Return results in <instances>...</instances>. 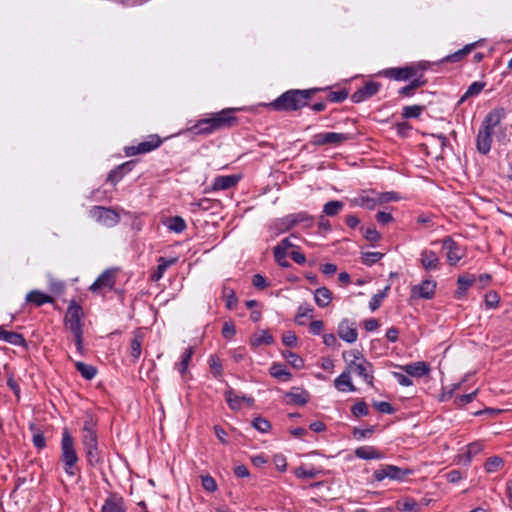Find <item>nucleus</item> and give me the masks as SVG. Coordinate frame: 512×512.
Here are the masks:
<instances>
[{"label":"nucleus","instance_id":"1","mask_svg":"<svg viewBox=\"0 0 512 512\" xmlns=\"http://www.w3.org/2000/svg\"><path fill=\"white\" fill-rule=\"evenodd\" d=\"M328 88L312 87L308 89H290L282 93L270 103H261L269 110L276 112H295L308 107L315 94Z\"/></svg>","mask_w":512,"mask_h":512},{"label":"nucleus","instance_id":"2","mask_svg":"<svg viewBox=\"0 0 512 512\" xmlns=\"http://www.w3.org/2000/svg\"><path fill=\"white\" fill-rule=\"evenodd\" d=\"M59 460L64 472L68 476L74 477L80 473V458L76 449L75 439L67 428H64L62 431Z\"/></svg>","mask_w":512,"mask_h":512},{"label":"nucleus","instance_id":"3","mask_svg":"<svg viewBox=\"0 0 512 512\" xmlns=\"http://www.w3.org/2000/svg\"><path fill=\"white\" fill-rule=\"evenodd\" d=\"M430 63L427 61H418L409 63L403 67L386 68L378 72V76L385 77L394 81H408L415 76L418 71H427Z\"/></svg>","mask_w":512,"mask_h":512},{"label":"nucleus","instance_id":"4","mask_svg":"<svg viewBox=\"0 0 512 512\" xmlns=\"http://www.w3.org/2000/svg\"><path fill=\"white\" fill-rule=\"evenodd\" d=\"M314 224V217L306 211L288 214L276 219L273 227L277 234L285 233L292 228L302 225L303 228H311Z\"/></svg>","mask_w":512,"mask_h":512},{"label":"nucleus","instance_id":"5","mask_svg":"<svg viewBox=\"0 0 512 512\" xmlns=\"http://www.w3.org/2000/svg\"><path fill=\"white\" fill-rule=\"evenodd\" d=\"M84 317L85 315L82 306L75 299H72L69 302L64 317L65 328L71 333L83 331Z\"/></svg>","mask_w":512,"mask_h":512},{"label":"nucleus","instance_id":"6","mask_svg":"<svg viewBox=\"0 0 512 512\" xmlns=\"http://www.w3.org/2000/svg\"><path fill=\"white\" fill-rule=\"evenodd\" d=\"M238 111L237 108H225L219 112L211 113L210 119L214 132L230 129L238 125L239 119L234 115Z\"/></svg>","mask_w":512,"mask_h":512},{"label":"nucleus","instance_id":"7","mask_svg":"<svg viewBox=\"0 0 512 512\" xmlns=\"http://www.w3.org/2000/svg\"><path fill=\"white\" fill-rule=\"evenodd\" d=\"M97 426V417L92 412L87 411L85 413L81 429V443L83 448L89 445L98 444Z\"/></svg>","mask_w":512,"mask_h":512},{"label":"nucleus","instance_id":"8","mask_svg":"<svg viewBox=\"0 0 512 512\" xmlns=\"http://www.w3.org/2000/svg\"><path fill=\"white\" fill-rule=\"evenodd\" d=\"M164 139L158 134H150L146 138L136 145H130L124 147V153L127 157H132L138 154H146L159 148Z\"/></svg>","mask_w":512,"mask_h":512},{"label":"nucleus","instance_id":"9","mask_svg":"<svg viewBox=\"0 0 512 512\" xmlns=\"http://www.w3.org/2000/svg\"><path fill=\"white\" fill-rule=\"evenodd\" d=\"M117 269L108 268L104 270L89 287V291L104 296L111 291L116 284Z\"/></svg>","mask_w":512,"mask_h":512},{"label":"nucleus","instance_id":"10","mask_svg":"<svg viewBox=\"0 0 512 512\" xmlns=\"http://www.w3.org/2000/svg\"><path fill=\"white\" fill-rule=\"evenodd\" d=\"M89 215L99 224L114 227L120 222V215L110 207L93 206Z\"/></svg>","mask_w":512,"mask_h":512},{"label":"nucleus","instance_id":"11","mask_svg":"<svg viewBox=\"0 0 512 512\" xmlns=\"http://www.w3.org/2000/svg\"><path fill=\"white\" fill-rule=\"evenodd\" d=\"M353 135L350 133L323 132L315 134L311 143L314 146L334 145L339 146L346 141L352 140Z\"/></svg>","mask_w":512,"mask_h":512},{"label":"nucleus","instance_id":"12","mask_svg":"<svg viewBox=\"0 0 512 512\" xmlns=\"http://www.w3.org/2000/svg\"><path fill=\"white\" fill-rule=\"evenodd\" d=\"M411 469H403L395 465H383L374 471L373 476L376 481L381 482L385 478L391 480L403 481L408 475L412 474Z\"/></svg>","mask_w":512,"mask_h":512},{"label":"nucleus","instance_id":"13","mask_svg":"<svg viewBox=\"0 0 512 512\" xmlns=\"http://www.w3.org/2000/svg\"><path fill=\"white\" fill-rule=\"evenodd\" d=\"M441 242L442 249L446 251L448 263L451 266L456 265L464 257L463 249L451 236L444 237Z\"/></svg>","mask_w":512,"mask_h":512},{"label":"nucleus","instance_id":"14","mask_svg":"<svg viewBox=\"0 0 512 512\" xmlns=\"http://www.w3.org/2000/svg\"><path fill=\"white\" fill-rule=\"evenodd\" d=\"M381 87L382 85L379 82L368 81L351 95V101L353 103L364 102L376 95Z\"/></svg>","mask_w":512,"mask_h":512},{"label":"nucleus","instance_id":"15","mask_svg":"<svg viewBox=\"0 0 512 512\" xmlns=\"http://www.w3.org/2000/svg\"><path fill=\"white\" fill-rule=\"evenodd\" d=\"M436 286L435 281L425 279L420 284L412 286L411 297L414 299L422 298L430 300L435 295Z\"/></svg>","mask_w":512,"mask_h":512},{"label":"nucleus","instance_id":"16","mask_svg":"<svg viewBox=\"0 0 512 512\" xmlns=\"http://www.w3.org/2000/svg\"><path fill=\"white\" fill-rule=\"evenodd\" d=\"M505 117L506 110L503 107H496L488 112L480 128L493 132L494 128L498 126Z\"/></svg>","mask_w":512,"mask_h":512},{"label":"nucleus","instance_id":"17","mask_svg":"<svg viewBox=\"0 0 512 512\" xmlns=\"http://www.w3.org/2000/svg\"><path fill=\"white\" fill-rule=\"evenodd\" d=\"M242 176L240 174L216 176L211 185L210 191L228 190L235 187Z\"/></svg>","mask_w":512,"mask_h":512},{"label":"nucleus","instance_id":"18","mask_svg":"<svg viewBox=\"0 0 512 512\" xmlns=\"http://www.w3.org/2000/svg\"><path fill=\"white\" fill-rule=\"evenodd\" d=\"M101 512H126L124 498L116 493H110L102 505Z\"/></svg>","mask_w":512,"mask_h":512},{"label":"nucleus","instance_id":"19","mask_svg":"<svg viewBox=\"0 0 512 512\" xmlns=\"http://www.w3.org/2000/svg\"><path fill=\"white\" fill-rule=\"evenodd\" d=\"M482 45V40L475 41L473 43L466 44L463 48L458 51L443 57L440 63H458L461 62L468 54H470L477 47Z\"/></svg>","mask_w":512,"mask_h":512},{"label":"nucleus","instance_id":"20","mask_svg":"<svg viewBox=\"0 0 512 512\" xmlns=\"http://www.w3.org/2000/svg\"><path fill=\"white\" fill-rule=\"evenodd\" d=\"M337 333L347 343H354L358 338L356 324L354 322L349 323L348 319H343L339 323Z\"/></svg>","mask_w":512,"mask_h":512},{"label":"nucleus","instance_id":"21","mask_svg":"<svg viewBox=\"0 0 512 512\" xmlns=\"http://www.w3.org/2000/svg\"><path fill=\"white\" fill-rule=\"evenodd\" d=\"M25 302L38 308L45 304H53L55 299L51 295L44 293L41 290L34 289L26 294Z\"/></svg>","mask_w":512,"mask_h":512},{"label":"nucleus","instance_id":"22","mask_svg":"<svg viewBox=\"0 0 512 512\" xmlns=\"http://www.w3.org/2000/svg\"><path fill=\"white\" fill-rule=\"evenodd\" d=\"M136 165V160L126 161L118 166H116L113 170L108 173L107 181L112 184H117L122 178L133 170Z\"/></svg>","mask_w":512,"mask_h":512},{"label":"nucleus","instance_id":"23","mask_svg":"<svg viewBox=\"0 0 512 512\" xmlns=\"http://www.w3.org/2000/svg\"><path fill=\"white\" fill-rule=\"evenodd\" d=\"M408 376L422 378L430 373V366L424 361L399 366Z\"/></svg>","mask_w":512,"mask_h":512},{"label":"nucleus","instance_id":"24","mask_svg":"<svg viewBox=\"0 0 512 512\" xmlns=\"http://www.w3.org/2000/svg\"><path fill=\"white\" fill-rule=\"evenodd\" d=\"M354 373L363 379L369 386H374L373 365L367 359H362L356 366Z\"/></svg>","mask_w":512,"mask_h":512},{"label":"nucleus","instance_id":"25","mask_svg":"<svg viewBox=\"0 0 512 512\" xmlns=\"http://www.w3.org/2000/svg\"><path fill=\"white\" fill-rule=\"evenodd\" d=\"M285 398L290 405L304 406L309 402L310 394L304 389L292 388L291 391L285 394Z\"/></svg>","mask_w":512,"mask_h":512},{"label":"nucleus","instance_id":"26","mask_svg":"<svg viewBox=\"0 0 512 512\" xmlns=\"http://www.w3.org/2000/svg\"><path fill=\"white\" fill-rule=\"evenodd\" d=\"M87 465L90 467H97L102 465L104 462L103 453L99 449V443L95 445H89L83 448Z\"/></svg>","mask_w":512,"mask_h":512},{"label":"nucleus","instance_id":"27","mask_svg":"<svg viewBox=\"0 0 512 512\" xmlns=\"http://www.w3.org/2000/svg\"><path fill=\"white\" fill-rule=\"evenodd\" d=\"M493 132L484 130L482 128L479 129L477 137H476V147L479 153L486 155L491 150Z\"/></svg>","mask_w":512,"mask_h":512},{"label":"nucleus","instance_id":"28","mask_svg":"<svg viewBox=\"0 0 512 512\" xmlns=\"http://www.w3.org/2000/svg\"><path fill=\"white\" fill-rule=\"evenodd\" d=\"M187 131L193 135L203 136L214 133L210 116L196 121L193 125L187 128Z\"/></svg>","mask_w":512,"mask_h":512},{"label":"nucleus","instance_id":"29","mask_svg":"<svg viewBox=\"0 0 512 512\" xmlns=\"http://www.w3.org/2000/svg\"><path fill=\"white\" fill-rule=\"evenodd\" d=\"M0 340L9 344L27 348L28 344L24 336L14 331H7L3 326H0Z\"/></svg>","mask_w":512,"mask_h":512},{"label":"nucleus","instance_id":"30","mask_svg":"<svg viewBox=\"0 0 512 512\" xmlns=\"http://www.w3.org/2000/svg\"><path fill=\"white\" fill-rule=\"evenodd\" d=\"M420 262L426 271L437 270L440 260L432 250L424 249L420 254Z\"/></svg>","mask_w":512,"mask_h":512},{"label":"nucleus","instance_id":"31","mask_svg":"<svg viewBox=\"0 0 512 512\" xmlns=\"http://www.w3.org/2000/svg\"><path fill=\"white\" fill-rule=\"evenodd\" d=\"M475 281L474 275H460L457 278V290L455 291V298L462 299L466 296L468 289L473 285Z\"/></svg>","mask_w":512,"mask_h":512},{"label":"nucleus","instance_id":"32","mask_svg":"<svg viewBox=\"0 0 512 512\" xmlns=\"http://www.w3.org/2000/svg\"><path fill=\"white\" fill-rule=\"evenodd\" d=\"M356 457L363 460H372V459H383L384 454L376 449L374 446H360L357 447L354 451Z\"/></svg>","mask_w":512,"mask_h":512},{"label":"nucleus","instance_id":"33","mask_svg":"<svg viewBox=\"0 0 512 512\" xmlns=\"http://www.w3.org/2000/svg\"><path fill=\"white\" fill-rule=\"evenodd\" d=\"M270 375L280 381L287 382L292 378V373L283 363H273L269 369Z\"/></svg>","mask_w":512,"mask_h":512},{"label":"nucleus","instance_id":"34","mask_svg":"<svg viewBox=\"0 0 512 512\" xmlns=\"http://www.w3.org/2000/svg\"><path fill=\"white\" fill-rule=\"evenodd\" d=\"M314 300L318 307L325 308L332 301V292L327 287H319L314 291Z\"/></svg>","mask_w":512,"mask_h":512},{"label":"nucleus","instance_id":"35","mask_svg":"<svg viewBox=\"0 0 512 512\" xmlns=\"http://www.w3.org/2000/svg\"><path fill=\"white\" fill-rule=\"evenodd\" d=\"M178 258H165V257H159L158 259V266L156 271L152 274V279L154 281H158L161 279L165 273V271L175 263H177Z\"/></svg>","mask_w":512,"mask_h":512},{"label":"nucleus","instance_id":"36","mask_svg":"<svg viewBox=\"0 0 512 512\" xmlns=\"http://www.w3.org/2000/svg\"><path fill=\"white\" fill-rule=\"evenodd\" d=\"M334 386L339 391L348 390L350 392H355L356 387L351 381V375H348L345 372H342L335 380Z\"/></svg>","mask_w":512,"mask_h":512},{"label":"nucleus","instance_id":"37","mask_svg":"<svg viewBox=\"0 0 512 512\" xmlns=\"http://www.w3.org/2000/svg\"><path fill=\"white\" fill-rule=\"evenodd\" d=\"M352 204L368 210H374L377 203V198L370 197L365 192L351 200Z\"/></svg>","mask_w":512,"mask_h":512},{"label":"nucleus","instance_id":"38","mask_svg":"<svg viewBox=\"0 0 512 512\" xmlns=\"http://www.w3.org/2000/svg\"><path fill=\"white\" fill-rule=\"evenodd\" d=\"M194 354V348L192 346H189L185 349V351L182 353L180 357V361L175 364V368L184 375L189 367V364L191 362V359Z\"/></svg>","mask_w":512,"mask_h":512},{"label":"nucleus","instance_id":"39","mask_svg":"<svg viewBox=\"0 0 512 512\" xmlns=\"http://www.w3.org/2000/svg\"><path fill=\"white\" fill-rule=\"evenodd\" d=\"M327 90H322L321 92H326V100L331 103H341L346 100L349 96V91L346 88L339 89L337 91H332L330 87H327Z\"/></svg>","mask_w":512,"mask_h":512},{"label":"nucleus","instance_id":"40","mask_svg":"<svg viewBox=\"0 0 512 512\" xmlns=\"http://www.w3.org/2000/svg\"><path fill=\"white\" fill-rule=\"evenodd\" d=\"M75 368L86 380L93 379L97 374V368L95 366L86 364L81 361L75 362Z\"/></svg>","mask_w":512,"mask_h":512},{"label":"nucleus","instance_id":"41","mask_svg":"<svg viewBox=\"0 0 512 512\" xmlns=\"http://www.w3.org/2000/svg\"><path fill=\"white\" fill-rule=\"evenodd\" d=\"M30 431L33 433L32 435V443L38 449H44L46 447V438L42 430L37 428L35 424H30Z\"/></svg>","mask_w":512,"mask_h":512},{"label":"nucleus","instance_id":"42","mask_svg":"<svg viewBox=\"0 0 512 512\" xmlns=\"http://www.w3.org/2000/svg\"><path fill=\"white\" fill-rule=\"evenodd\" d=\"M274 342L273 336L264 330L260 334H255L250 338V344L253 347H258L262 344L271 345Z\"/></svg>","mask_w":512,"mask_h":512},{"label":"nucleus","instance_id":"43","mask_svg":"<svg viewBox=\"0 0 512 512\" xmlns=\"http://www.w3.org/2000/svg\"><path fill=\"white\" fill-rule=\"evenodd\" d=\"M225 400L229 406V408L233 411H238L241 409V396L235 394L234 390L229 387L224 392Z\"/></svg>","mask_w":512,"mask_h":512},{"label":"nucleus","instance_id":"44","mask_svg":"<svg viewBox=\"0 0 512 512\" xmlns=\"http://www.w3.org/2000/svg\"><path fill=\"white\" fill-rule=\"evenodd\" d=\"M424 110H425L424 105L404 106L402 108L401 115L405 119H417L421 116V114Z\"/></svg>","mask_w":512,"mask_h":512},{"label":"nucleus","instance_id":"45","mask_svg":"<svg viewBox=\"0 0 512 512\" xmlns=\"http://www.w3.org/2000/svg\"><path fill=\"white\" fill-rule=\"evenodd\" d=\"M344 207V203L339 200L327 202L323 207V213L329 217L338 215Z\"/></svg>","mask_w":512,"mask_h":512},{"label":"nucleus","instance_id":"46","mask_svg":"<svg viewBox=\"0 0 512 512\" xmlns=\"http://www.w3.org/2000/svg\"><path fill=\"white\" fill-rule=\"evenodd\" d=\"M319 473L320 470L316 469L315 467L306 468L303 465L297 467L294 470L295 476L301 479H314Z\"/></svg>","mask_w":512,"mask_h":512},{"label":"nucleus","instance_id":"47","mask_svg":"<svg viewBox=\"0 0 512 512\" xmlns=\"http://www.w3.org/2000/svg\"><path fill=\"white\" fill-rule=\"evenodd\" d=\"M389 290L390 286L387 285L382 291L374 294L371 297L369 301V308L371 309V311H375L381 306L382 301L387 297Z\"/></svg>","mask_w":512,"mask_h":512},{"label":"nucleus","instance_id":"48","mask_svg":"<svg viewBox=\"0 0 512 512\" xmlns=\"http://www.w3.org/2000/svg\"><path fill=\"white\" fill-rule=\"evenodd\" d=\"M282 356L288 361V363L296 368L301 369L304 367V360L296 353L286 350L282 351Z\"/></svg>","mask_w":512,"mask_h":512},{"label":"nucleus","instance_id":"49","mask_svg":"<svg viewBox=\"0 0 512 512\" xmlns=\"http://www.w3.org/2000/svg\"><path fill=\"white\" fill-rule=\"evenodd\" d=\"M3 369L7 373V386L13 391L14 395L19 398L21 389L14 378V373L10 371V367L8 364H5Z\"/></svg>","mask_w":512,"mask_h":512},{"label":"nucleus","instance_id":"50","mask_svg":"<svg viewBox=\"0 0 512 512\" xmlns=\"http://www.w3.org/2000/svg\"><path fill=\"white\" fill-rule=\"evenodd\" d=\"M167 227L176 233H181L186 229V222L180 216L170 217L167 223Z\"/></svg>","mask_w":512,"mask_h":512},{"label":"nucleus","instance_id":"51","mask_svg":"<svg viewBox=\"0 0 512 512\" xmlns=\"http://www.w3.org/2000/svg\"><path fill=\"white\" fill-rule=\"evenodd\" d=\"M504 464V461L499 456H493L487 459L484 467L487 473L497 472Z\"/></svg>","mask_w":512,"mask_h":512},{"label":"nucleus","instance_id":"52","mask_svg":"<svg viewBox=\"0 0 512 512\" xmlns=\"http://www.w3.org/2000/svg\"><path fill=\"white\" fill-rule=\"evenodd\" d=\"M222 294L223 297L226 299V307L229 310L233 309L238 301L234 289L227 286H223Z\"/></svg>","mask_w":512,"mask_h":512},{"label":"nucleus","instance_id":"53","mask_svg":"<svg viewBox=\"0 0 512 512\" xmlns=\"http://www.w3.org/2000/svg\"><path fill=\"white\" fill-rule=\"evenodd\" d=\"M351 413L356 418H360V417L369 415V409H368L367 403L364 400H360V401L356 402L351 407Z\"/></svg>","mask_w":512,"mask_h":512},{"label":"nucleus","instance_id":"54","mask_svg":"<svg viewBox=\"0 0 512 512\" xmlns=\"http://www.w3.org/2000/svg\"><path fill=\"white\" fill-rule=\"evenodd\" d=\"M483 447L484 446L481 442H473L467 445V451L464 455L465 461L470 463L472 458L483 450Z\"/></svg>","mask_w":512,"mask_h":512},{"label":"nucleus","instance_id":"55","mask_svg":"<svg viewBox=\"0 0 512 512\" xmlns=\"http://www.w3.org/2000/svg\"><path fill=\"white\" fill-rule=\"evenodd\" d=\"M384 254L381 252H363L361 256L362 263L367 266H372L383 258Z\"/></svg>","mask_w":512,"mask_h":512},{"label":"nucleus","instance_id":"56","mask_svg":"<svg viewBox=\"0 0 512 512\" xmlns=\"http://www.w3.org/2000/svg\"><path fill=\"white\" fill-rule=\"evenodd\" d=\"M500 302V296L496 291H489L485 294L484 303L486 308L495 309L498 307Z\"/></svg>","mask_w":512,"mask_h":512},{"label":"nucleus","instance_id":"57","mask_svg":"<svg viewBox=\"0 0 512 512\" xmlns=\"http://www.w3.org/2000/svg\"><path fill=\"white\" fill-rule=\"evenodd\" d=\"M141 345L142 338L141 336H135L130 343V355L134 358V360H138L141 355Z\"/></svg>","mask_w":512,"mask_h":512},{"label":"nucleus","instance_id":"58","mask_svg":"<svg viewBox=\"0 0 512 512\" xmlns=\"http://www.w3.org/2000/svg\"><path fill=\"white\" fill-rule=\"evenodd\" d=\"M374 431H375V426H370L366 429H360V428L354 427L352 430V435L355 439L362 440V439L371 437L372 434L374 433Z\"/></svg>","mask_w":512,"mask_h":512},{"label":"nucleus","instance_id":"59","mask_svg":"<svg viewBox=\"0 0 512 512\" xmlns=\"http://www.w3.org/2000/svg\"><path fill=\"white\" fill-rule=\"evenodd\" d=\"M313 311H314V309L310 305H306V306H302L301 305V306H299L298 311H297V315L295 317V322L298 325H305V323L303 321H301V318L302 317H312Z\"/></svg>","mask_w":512,"mask_h":512},{"label":"nucleus","instance_id":"60","mask_svg":"<svg viewBox=\"0 0 512 512\" xmlns=\"http://www.w3.org/2000/svg\"><path fill=\"white\" fill-rule=\"evenodd\" d=\"M252 426L261 433H266L271 429L270 422L262 417H256L252 421Z\"/></svg>","mask_w":512,"mask_h":512},{"label":"nucleus","instance_id":"61","mask_svg":"<svg viewBox=\"0 0 512 512\" xmlns=\"http://www.w3.org/2000/svg\"><path fill=\"white\" fill-rule=\"evenodd\" d=\"M363 237L370 242H377L381 238V234L376 230L375 227H361Z\"/></svg>","mask_w":512,"mask_h":512},{"label":"nucleus","instance_id":"62","mask_svg":"<svg viewBox=\"0 0 512 512\" xmlns=\"http://www.w3.org/2000/svg\"><path fill=\"white\" fill-rule=\"evenodd\" d=\"M273 254L275 261L279 266L283 268H288L291 266L290 263L286 260L287 252H284L279 248H273Z\"/></svg>","mask_w":512,"mask_h":512},{"label":"nucleus","instance_id":"63","mask_svg":"<svg viewBox=\"0 0 512 512\" xmlns=\"http://www.w3.org/2000/svg\"><path fill=\"white\" fill-rule=\"evenodd\" d=\"M425 71H418V73L411 77L409 84L411 87L416 90L427 84V79L424 77Z\"/></svg>","mask_w":512,"mask_h":512},{"label":"nucleus","instance_id":"64","mask_svg":"<svg viewBox=\"0 0 512 512\" xmlns=\"http://www.w3.org/2000/svg\"><path fill=\"white\" fill-rule=\"evenodd\" d=\"M401 510L404 512H420L419 504L412 498H407L402 503Z\"/></svg>","mask_w":512,"mask_h":512}]
</instances>
